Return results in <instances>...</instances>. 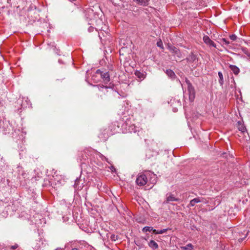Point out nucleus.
I'll use <instances>...</instances> for the list:
<instances>
[{
	"label": "nucleus",
	"mask_w": 250,
	"mask_h": 250,
	"mask_svg": "<svg viewBox=\"0 0 250 250\" xmlns=\"http://www.w3.org/2000/svg\"><path fill=\"white\" fill-rule=\"evenodd\" d=\"M187 65L191 69L197 68L200 62L199 54L194 51H191L185 59Z\"/></svg>",
	"instance_id": "nucleus-1"
},
{
	"label": "nucleus",
	"mask_w": 250,
	"mask_h": 250,
	"mask_svg": "<svg viewBox=\"0 0 250 250\" xmlns=\"http://www.w3.org/2000/svg\"><path fill=\"white\" fill-rule=\"evenodd\" d=\"M186 83L187 84L189 100L190 102H192L195 98V90L194 87L192 85L189 80L187 78L186 79Z\"/></svg>",
	"instance_id": "nucleus-2"
},
{
	"label": "nucleus",
	"mask_w": 250,
	"mask_h": 250,
	"mask_svg": "<svg viewBox=\"0 0 250 250\" xmlns=\"http://www.w3.org/2000/svg\"><path fill=\"white\" fill-rule=\"evenodd\" d=\"M110 134L109 128L107 127H104L100 130L98 134V137L100 141H105L108 138Z\"/></svg>",
	"instance_id": "nucleus-3"
},
{
	"label": "nucleus",
	"mask_w": 250,
	"mask_h": 250,
	"mask_svg": "<svg viewBox=\"0 0 250 250\" xmlns=\"http://www.w3.org/2000/svg\"><path fill=\"white\" fill-rule=\"evenodd\" d=\"M147 182V174L141 173L138 176L136 180L137 185L142 186L145 185Z\"/></svg>",
	"instance_id": "nucleus-4"
},
{
	"label": "nucleus",
	"mask_w": 250,
	"mask_h": 250,
	"mask_svg": "<svg viewBox=\"0 0 250 250\" xmlns=\"http://www.w3.org/2000/svg\"><path fill=\"white\" fill-rule=\"evenodd\" d=\"M96 73L101 75V78L104 83H108L110 81V75L108 72L102 71L100 69L96 70Z\"/></svg>",
	"instance_id": "nucleus-5"
},
{
	"label": "nucleus",
	"mask_w": 250,
	"mask_h": 250,
	"mask_svg": "<svg viewBox=\"0 0 250 250\" xmlns=\"http://www.w3.org/2000/svg\"><path fill=\"white\" fill-rule=\"evenodd\" d=\"M167 48L174 55L176 56L178 58H181L182 54L179 49L175 46L172 45L170 43H168Z\"/></svg>",
	"instance_id": "nucleus-6"
},
{
	"label": "nucleus",
	"mask_w": 250,
	"mask_h": 250,
	"mask_svg": "<svg viewBox=\"0 0 250 250\" xmlns=\"http://www.w3.org/2000/svg\"><path fill=\"white\" fill-rule=\"evenodd\" d=\"M0 131L5 134L9 132L10 128H8V124L4 121H0Z\"/></svg>",
	"instance_id": "nucleus-7"
},
{
	"label": "nucleus",
	"mask_w": 250,
	"mask_h": 250,
	"mask_svg": "<svg viewBox=\"0 0 250 250\" xmlns=\"http://www.w3.org/2000/svg\"><path fill=\"white\" fill-rule=\"evenodd\" d=\"M204 42L209 46H212L215 48L216 47V44L213 42L209 37L207 35H205L203 39Z\"/></svg>",
	"instance_id": "nucleus-8"
},
{
	"label": "nucleus",
	"mask_w": 250,
	"mask_h": 250,
	"mask_svg": "<svg viewBox=\"0 0 250 250\" xmlns=\"http://www.w3.org/2000/svg\"><path fill=\"white\" fill-rule=\"evenodd\" d=\"M180 200L179 198H176L174 196V195L171 193L167 194V199L164 203H169L170 202L173 201H179Z\"/></svg>",
	"instance_id": "nucleus-9"
},
{
	"label": "nucleus",
	"mask_w": 250,
	"mask_h": 250,
	"mask_svg": "<svg viewBox=\"0 0 250 250\" xmlns=\"http://www.w3.org/2000/svg\"><path fill=\"white\" fill-rule=\"evenodd\" d=\"M146 72L144 71L136 70L135 72V75L141 81L144 80L146 77Z\"/></svg>",
	"instance_id": "nucleus-10"
},
{
	"label": "nucleus",
	"mask_w": 250,
	"mask_h": 250,
	"mask_svg": "<svg viewBox=\"0 0 250 250\" xmlns=\"http://www.w3.org/2000/svg\"><path fill=\"white\" fill-rule=\"evenodd\" d=\"M202 201L200 199L199 197L194 198L190 201V203L188 205V207L189 208L190 207H193L196 203H200Z\"/></svg>",
	"instance_id": "nucleus-11"
},
{
	"label": "nucleus",
	"mask_w": 250,
	"mask_h": 250,
	"mask_svg": "<svg viewBox=\"0 0 250 250\" xmlns=\"http://www.w3.org/2000/svg\"><path fill=\"white\" fill-rule=\"evenodd\" d=\"M229 68L235 75H237L240 72L239 68L236 65L230 64L229 66Z\"/></svg>",
	"instance_id": "nucleus-12"
},
{
	"label": "nucleus",
	"mask_w": 250,
	"mask_h": 250,
	"mask_svg": "<svg viewBox=\"0 0 250 250\" xmlns=\"http://www.w3.org/2000/svg\"><path fill=\"white\" fill-rule=\"evenodd\" d=\"M149 247L153 250H156L158 249L159 246L157 243L154 240H150L148 244Z\"/></svg>",
	"instance_id": "nucleus-13"
},
{
	"label": "nucleus",
	"mask_w": 250,
	"mask_h": 250,
	"mask_svg": "<svg viewBox=\"0 0 250 250\" xmlns=\"http://www.w3.org/2000/svg\"><path fill=\"white\" fill-rule=\"evenodd\" d=\"M150 0H133L134 2L142 6H146Z\"/></svg>",
	"instance_id": "nucleus-14"
},
{
	"label": "nucleus",
	"mask_w": 250,
	"mask_h": 250,
	"mask_svg": "<svg viewBox=\"0 0 250 250\" xmlns=\"http://www.w3.org/2000/svg\"><path fill=\"white\" fill-rule=\"evenodd\" d=\"M166 74L168 77L171 79H174L176 78L175 73L171 69H167L166 71Z\"/></svg>",
	"instance_id": "nucleus-15"
},
{
	"label": "nucleus",
	"mask_w": 250,
	"mask_h": 250,
	"mask_svg": "<svg viewBox=\"0 0 250 250\" xmlns=\"http://www.w3.org/2000/svg\"><path fill=\"white\" fill-rule=\"evenodd\" d=\"M237 124L238 129L239 131H241L242 132H244L246 130L245 126L240 121L238 122Z\"/></svg>",
	"instance_id": "nucleus-16"
},
{
	"label": "nucleus",
	"mask_w": 250,
	"mask_h": 250,
	"mask_svg": "<svg viewBox=\"0 0 250 250\" xmlns=\"http://www.w3.org/2000/svg\"><path fill=\"white\" fill-rule=\"evenodd\" d=\"M170 229L169 228L164 229H161L160 230H158L154 229V230H153V232L155 234H163V233L166 232L167 230H170Z\"/></svg>",
	"instance_id": "nucleus-17"
},
{
	"label": "nucleus",
	"mask_w": 250,
	"mask_h": 250,
	"mask_svg": "<svg viewBox=\"0 0 250 250\" xmlns=\"http://www.w3.org/2000/svg\"><path fill=\"white\" fill-rule=\"evenodd\" d=\"M127 130L130 132H136L138 130V128L134 125H132L128 127Z\"/></svg>",
	"instance_id": "nucleus-18"
},
{
	"label": "nucleus",
	"mask_w": 250,
	"mask_h": 250,
	"mask_svg": "<svg viewBox=\"0 0 250 250\" xmlns=\"http://www.w3.org/2000/svg\"><path fill=\"white\" fill-rule=\"evenodd\" d=\"M218 74L219 77V83H220V85H223L224 84L223 74L220 71L218 72Z\"/></svg>",
	"instance_id": "nucleus-19"
},
{
	"label": "nucleus",
	"mask_w": 250,
	"mask_h": 250,
	"mask_svg": "<svg viewBox=\"0 0 250 250\" xmlns=\"http://www.w3.org/2000/svg\"><path fill=\"white\" fill-rule=\"evenodd\" d=\"M182 249L184 250H193V246L191 244H188L186 246L182 247Z\"/></svg>",
	"instance_id": "nucleus-20"
},
{
	"label": "nucleus",
	"mask_w": 250,
	"mask_h": 250,
	"mask_svg": "<svg viewBox=\"0 0 250 250\" xmlns=\"http://www.w3.org/2000/svg\"><path fill=\"white\" fill-rule=\"evenodd\" d=\"M153 230H154L153 227H148V226L145 227L142 229V231L144 232H147V231H153Z\"/></svg>",
	"instance_id": "nucleus-21"
},
{
	"label": "nucleus",
	"mask_w": 250,
	"mask_h": 250,
	"mask_svg": "<svg viewBox=\"0 0 250 250\" xmlns=\"http://www.w3.org/2000/svg\"><path fill=\"white\" fill-rule=\"evenodd\" d=\"M242 52L249 57V59H250V52L248 49L246 47H242Z\"/></svg>",
	"instance_id": "nucleus-22"
},
{
	"label": "nucleus",
	"mask_w": 250,
	"mask_h": 250,
	"mask_svg": "<svg viewBox=\"0 0 250 250\" xmlns=\"http://www.w3.org/2000/svg\"><path fill=\"white\" fill-rule=\"evenodd\" d=\"M220 41L223 45H228L230 43V42L225 38H223Z\"/></svg>",
	"instance_id": "nucleus-23"
},
{
	"label": "nucleus",
	"mask_w": 250,
	"mask_h": 250,
	"mask_svg": "<svg viewBox=\"0 0 250 250\" xmlns=\"http://www.w3.org/2000/svg\"><path fill=\"white\" fill-rule=\"evenodd\" d=\"M157 45L161 48H164V46H163V42H162V41H161V39H160L157 42Z\"/></svg>",
	"instance_id": "nucleus-24"
},
{
	"label": "nucleus",
	"mask_w": 250,
	"mask_h": 250,
	"mask_svg": "<svg viewBox=\"0 0 250 250\" xmlns=\"http://www.w3.org/2000/svg\"><path fill=\"white\" fill-rule=\"evenodd\" d=\"M229 38L232 41H234L237 39V36L235 34H232L229 36Z\"/></svg>",
	"instance_id": "nucleus-25"
},
{
	"label": "nucleus",
	"mask_w": 250,
	"mask_h": 250,
	"mask_svg": "<svg viewBox=\"0 0 250 250\" xmlns=\"http://www.w3.org/2000/svg\"><path fill=\"white\" fill-rule=\"evenodd\" d=\"M98 87L99 88V89L100 90H103L104 89H106L108 88L107 86H104V85H97Z\"/></svg>",
	"instance_id": "nucleus-26"
},
{
	"label": "nucleus",
	"mask_w": 250,
	"mask_h": 250,
	"mask_svg": "<svg viewBox=\"0 0 250 250\" xmlns=\"http://www.w3.org/2000/svg\"><path fill=\"white\" fill-rule=\"evenodd\" d=\"M18 245L17 244H15L14 245L10 246V249L12 250H15L18 248Z\"/></svg>",
	"instance_id": "nucleus-27"
},
{
	"label": "nucleus",
	"mask_w": 250,
	"mask_h": 250,
	"mask_svg": "<svg viewBox=\"0 0 250 250\" xmlns=\"http://www.w3.org/2000/svg\"><path fill=\"white\" fill-rule=\"evenodd\" d=\"M95 28H94L92 26H90L88 29V31L89 32H92L94 30H95Z\"/></svg>",
	"instance_id": "nucleus-28"
},
{
	"label": "nucleus",
	"mask_w": 250,
	"mask_h": 250,
	"mask_svg": "<svg viewBox=\"0 0 250 250\" xmlns=\"http://www.w3.org/2000/svg\"><path fill=\"white\" fill-rule=\"evenodd\" d=\"M117 236H116L114 234H112L111 235V239L112 240H114V241H115L116 239H115V237H116Z\"/></svg>",
	"instance_id": "nucleus-29"
},
{
	"label": "nucleus",
	"mask_w": 250,
	"mask_h": 250,
	"mask_svg": "<svg viewBox=\"0 0 250 250\" xmlns=\"http://www.w3.org/2000/svg\"><path fill=\"white\" fill-rule=\"evenodd\" d=\"M63 250V249L62 248H57L56 250Z\"/></svg>",
	"instance_id": "nucleus-30"
},
{
	"label": "nucleus",
	"mask_w": 250,
	"mask_h": 250,
	"mask_svg": "<svg viewBox=\"0 0 250 250\" xmlns=\"http://www.w3.org/2000/svg\"><path fill=\"white\" fill-rule=\"evenodd\" d=\"M71 250H79V249L78 248H73Z\"/></svg>",
	"instance_id": "nucleus-31"
},
{
	"label": "nucleus",
	"mask_w": 250,
	"mask_h": 250,
	"mask_svg": "<svg viewBox=\"0 0 250 250\" xmlns=\"http://www.w3.org/2000/svg\"><path fill=\"white\" fill-rule=\"evenodd\" d=\"M117 124H118V123H117V122H115L114 123V125H116Z\"/></svg>",
	"instance_id": "nucleus-32"
}]
</instances>
